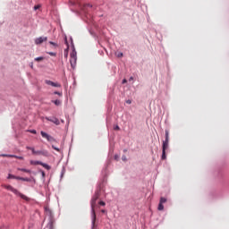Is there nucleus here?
Here are the masks:
<instances>
[{
  "label": "nucleus",
  "instance_id": "obj_1",
  "mask_svg": "<svg viewBox=\"0 0 229 229\" xmlns=\"http://www.w3.org/2000/svg\"><path fill=\"white\" fill-rule=\"evenodd\" d=\"M101 196V188H98L94 196L91 199V212H92V228H96V207L98 205V199Z\"/></svg>",
  "mask_w": 229,
  "mask_h": 229
},
{
  "label": "nucleus",
  "instance_id": "obj_2",
  "mask_svg": "<svg viewBox=\"0 0 229 229\" xmlns=\"http://www.w3.org/2000/svg\"><path fill=\"white\" fill-rule=\"evenodd\" d=\"M2 187H4V189H6L7 191H10L11 192H13V194H15L16 196H20L21 199H25V201H30V198L21 193L19 191H17V189L13 188V186L4 184L2 185Z\"/></svg>",
  "mask_w": 229,
  "mask_h": 229
},
{
  "label": "nucleus",
  "instance_id": "obj_3",
  "mask_svg": "<svg viewBox=\"0 0 229 229\" xmlns=\"http://www.w3.org/2000/svg\"><path fill=\"white\" fill-rule=\"evenodd\" d=\"M30 165H42V167H44L47 171H49L51 169V166H49V165L42 163L41 161L30 160Z\"/></svg>",
  "mask_w": 229,
  "mask_h": 229
},
{
  "label": "nucleus",
  "instance_id": "obj_4",
  "mask_svg": "<svg viewBox=\"0 0 229 229\" xmlns=\"http://www.w3.org/2000/svg\"><path fill=\"white\" fill-rule=\"evenodd\" d=\"M40 134L43 137V139H47L48 142H56V140L53 136L47 134V132L41 131Z\"/></svg>",
  "mask_w": 229,
  "mask_h": 229
},
{
  "label": "nucleus",
  "instance_id": "obj_5",
  "mask_svg": "<svg viewBox=\"0 0 229 229\" xmlns=\"http://www.w3.org/2000/svg\"><path fill=\"white\" fill-rule=\"evenodd\" d=\"M169 148V131L165 130V140L163 141V149L166 150Z\"/></svg>",
  "mask_w": 229,
  "mask_h": 229
},
{
  "label": "nucleus",
  "instance_id": "obj_6",
  "mask_svg": "<svg viewBox=\"0 0 229 229\" xmlns=\"http://www.w3.org/2000/svg\"><path fill=\"white\" fill-rule=\"evenodd\" d=\"M164 203H167V199L161 197L159 200V204L157 207V210L162 211L164 210Z\"/></svg>",
  "mask_w": 229,
  "mask_h": 229
},
{
  "label": "nucleus",
  "instance_id": "obj_7",
  "mask_svg": "<svg viewBox=\"0 0 229 229\" xmlns=\"http://www.w3.org/2000/svg\"><path fill=\"white\" fill-rule=\"evenodd\" d=\"M44 42H47V37H39L35 39V44L37 46L43 44Z\"/></svg>",
  "mask_w": 229,
  "mask_h": 229
},
{
  "label": "nucleus",
  "instance_id": "obj_8",
  "mask_svg": "<svg viewBox=\"0 0 229 229\" xmlns=\"http://www.w3.org/2000/svg\"><path fill=\"white\" fill-rule=\"evenodd\" d=\"M45 83H46L47 85H50L51 87H56V88L62 87V85H61L60 83H58V82H54V81H49V80H46V81H45Z\"/></svg>",
  "mask_w": 229,
  "mask_h": 229
},
{
  "label": "nucleus",
  "instance_id": "obj_9",
  "mask_svg": "<svg viewBox=\"0 0 229 229\" xmlns=\"http://www.w3.org/2000/svg\"><path fill=\"white\" fill-rule=\"evenodd\" d=\"M90 9H92V4H86L82 7V11L84 12V13H87V12H90Z\"/></svg>",
  "mask_w": 229,
  "mask_h": 229
},
{
  "label": "nucleus",
  "instance_id": "obj_10",
  "mask_svg": "<svg viewBox=\"0 0 229 229\" xmlns=\"http://www.w3.org/2000/svg\"><path fill=\"white\" fill-rule=\"evenodd\" d=\"M47 121H50V123H54V124H60V120H58V118L56 117H53V118H49V117H46Z\"/></svg>",
  "mask_w": 229,
  "mask_h": 229
},
{
  "label": "nucleus",
  "instance_id": "obj_11",
  "mask_svg": "<svg viewBox=\"0 0 229 229\" xmlns=\"http://www.w3.org/2000/svg\"><path fill=\"white\" fill-rule=\"evenodd\" d=\"M76 60H77V57H70V64H71L72 69H74V67H76Z\"/></svg>",
  "mask_w": 229,
  "mask_h": 229
},
{
  "label": "nucleus",
  "instance_id": "obj_12",
  "mask_svg": "<svg viewBox=\"0 0 229 229\" xmlns=\"http://www.w3.org/2000/svg\"><path fill=\"white\" fill-rule=\"evenodd\" d=\"M34 155H43L44 157H47V152H44L42 150H36V154Z\"/></svg>",
  "mask_w": 229,
  "mask_h": 229
},
{
  "label": "nucleus",
  "instance_id": "obj_13",
  "mask_svg": "<svg viewBox=\"0 0 229 229\" xmlns=\"http://www.w3.org/2000/svg\"><path fill=\"white\" fill-rule=\"evenodd\" d=\"M18 171H21L22 173L31 174V170H28L26 168H18Z\"/></svg>",
  "mask_w": 229,
  "mask_h": 229
},
{
  "label": "nucleus",
  "instance_id": "obj_14",
  "mask_svg": "<svg viewBox=\"0 0 229 229\" xmlns=\"http://www.w3.org/2000/svg\"><path fill=\"white\" fill-rule=\"evenodd\" d=\"M0 157H6L7 158H13V157H15V155L2 154V155H0Z\"/></svg>",
  "mask_w": 229,
  "mask_h": 229
},
{
  "label": "nucleus",
  "instance_id": "obj_15",
  "mask_svg": "<svg viewBox=\"0 0 229 229\" xmlns=\"http://www.w3.org/2000/svg\"><path fill=\"white\" fill-rule=\"evenodd\" d=\"M47 228L48 229H55V224H53V222H49L47 225Z\"/></svg>",
  "mask_w": 229,
  "mask_h": 229
},
{
  "label": "nucleus",
  "instance_id": "obj_16",
  "mask_svg": "<svg viewBox=\"0 0 229 229\" xmlns=\"http://www.w3.org/2000/svg\"><path fill=\"white\" fill-rule=\"evenodd\" d=\"M56 106H60V105H62V101L60 100H54L52 101Z\"/></svg>",
  "mask_w": 229,
  "mask_h": 229
},
{
  "label": "nucleus",
  "instance_id": "obj_17",
  "mask_svg": "<svg viewBox=\"0 0 229 229\" xmlns=\"http://www.w3.org/2000/svg\"><path fill=\"white\" fill-rule=\"evenodd\" d=\"M16 180H21V182H30V179L23 177H16Z\"/></svg>",
  "mask_w": 229,
  "mask_h": 229
},
{
  "label": "nucleus",
  "instance_id": "obj_18",
  "mask_svg": "<svg viewBox=\"0 0 229 229\" xmlns=\"http://www.w3.org/2000/svg\"><path fill=\"white\" fill-rule=\"evenodd\" d=\"M70 58H77V57H76V51H75V50H73V51L71 53Z\"/></svg>",
  "mask_w": 229,
  "mask_h": 229
},
{
  "label": "nucleus",
  "instance_id": "obj_19",
  "mask_svg": "<svg viewBox=\"0 0 229 229\" xmlns=\"http://www.w3.org/2000/svg\"><path fill=\"white\" fill-rule=\"evenodd\" d=\"M165 157H165V149L163 148L161 158H162V160H165Z\"/></svg>",
  "mask_w": 229,
  "mask_h": 229
},
{
  "label": "nucleus",
  "instance_id": "obj_20",
  "mask_svg": "<svg viewBox=\"0 0 229 229\" xmlns=\"http://www.w3.org/2000/svg\"><path fill=\"white\" fill-rule=\"evenodd\" d=\"M34 60L35 62H42V60H44V57L43 56L36 57Z\"/></svg>",
  "mask_w": 229,
  "mask_h": 229
},
{
  "label": "nucleus",
  "instance_id": "obj_21",
  "mask_svg": "<svg viewBox=\"0 0 229 229\" xmlns=\"http://www.w3.org/2000/svg\"><path fill=\"white\" fill-rule=\"evenodd\" d=\"M8 179H9V180H12V179L17 180V177H15V175H13V174H9V175H8Z\"/></svg>",
  "mask_w": 229,
  "mask_h": 229
},
{
  "label": "nucleus",
  "instance_id": "obj_22",
  "mask_svg": "<svg viewBox=\"0 0 229 229\" xmlns=\"http://www.w3.org/2000/svg\"><path fill=\"white\" fill-rule=\"evenodd\" d=\"M13 158H18V160H24V157L19 156L13 157Z\"/></svg>",
  "mask_w": 229,
  "mask_h": 229
},
{
  "label": "nucleus",
  "instance_id": "obj_23",
  "mask_svg": "<svg viewBox=\"0 0 229 229\" xmlns=\"http://www.w3.org/2000/svg\"><path fill=\"white\" fill-rule=\"evenodd\" d=\"M48 55H50V56H56V53L55 52H48Z\"/></svg>",
  "mask_w": 229,
  "mask_h": 229
},
{
  "label": "nucleus",
  "instance_id": "obj_24",
  "mask_svg": "<svg viewBox=\"0 0 229 229\" xmlns=\"http://www.w3.org/2000/svg\"><path fill=\"white\" fill-rule=\"evenodd\" d=\"M29 131H30V133H33V135H37V131L36 130H30Z\"/></svg>",
  "mask_w": 229,
  "mask_h": 229
},
{
  "label": "nucleus",
  "instance_id": "obj_25",
  "mask_svg": "<svg viewBox=\"0 0 229 229\" xmlns=\"http://www.w3.org/2000/svg\"><path fill=\"white\" fill-rule=\"evenodd\" d=\"M122 160H123V162H126V161L128 160V158L126 157V156L123 155V156L122 157Z\"/></svg>",
  "mask_w": 229,
  "mask_h": 229
},
{
  "label": "nucleus",
  "instance_id": "obj_26",
  "mask_svg": "<svg viewBox=\"0 0 229 229\" xmlns=\"http://www.w3.org/2000/svg\"><path fill=\"white\" fill-rule=\"evenodd\" d=\"M49 44H50L51 46H55V47H56V46H58V45H56V43H55V42H53V41H50Z\"/></svg>",
  "mask_w": 229,
  "mask_h": 229
},
{
  "label": "nucleus",
  "instance_id": "obj_27",
  "mask_svg": "<svg viewBox=\"0 0 229 229\" xmlns=\"http://www.w3.org/2000/svg\"><path fill=\"white\" fill-rule=\"evenodd\" d=\"M30 151H32V155H35L37 152V150H35V148H32Z\"/></svg>",
  "mask_w": 229,
  "mask_h": 229
},
{
  "label": "nucleus",
  "instance_id": "obj_28",
  "mask_svg": "<svg viewBox=\"0 0 229 229\" xmlns=\"http://www.w3.org/2000/svg\"><path fill=\"white\" fill-rule=\"evenodd\" d=\"M99 205H101V207H105L106 203L105 201H99Z\"/></svg>",
  "mask_w": 229,
  "mask_h": 229
},
{
  "label": "nucleus",
  "instance_id": "obj_29",
  "mask_svg": "<svg viewBox=\"0 0 229 229\" xmlns=\"http://www.w3.org/2000/svg\"><path fill=\"white\" fill-rule=\"evenodd\" d=\"M53 149H55V151H60V148L55 147V146H52Z\"/></svg>",
  "mask_w": 229,
  "mask_h": 229
},
{
  "label": "nucleus",
  "instance_id": "obj_30",
  "mask_svg": "<svg viewBox=\"0 0 229 229\" xmlns=\"http://www.w3.org/2000/svg\"><path fill=\"white\" fill-rule=\"evenodd\" d=\"M54 94L57 95V96H62V93L58 92V91H55Z\"/></svg>",
  "mask_w": 229,
  "mask_h": 229
},
{
  "label": "nucleus",
  "instance_id": "obj_31",
  "mask_svg": "<svg viewBox=\"0 0 229 229\" xmlns=\"http://www.w3.org/2000/svg\"><path fill=\"white\" fill-rule=\"evenodd\" d=\"M41 174L43 178H46V173L44 171H41Z\"/></svg>",
  "mask_w": 229,
  "mask_h": 229
},
{
  "label": "nucleus",
  "instance_id": "obj_32",
  "mask_svg": "<svg viewBox=\"0 0 229 229\" xmlns=\"http://www.w3.org/2000/svg\"><path fill=\"white\" fill-rule=\"evenodd\" d=\"M38 8H40V5H35L34 6V10H38Z\"/></svg>",
  "mask_w": 229,
  "mask_h": 229
},
{
  "label": "nucleus",
  "instance_id": "obj_33",
  "mask_svg": "<svg viewBox=\"0 0 229 229\" xmlns=\"http://www.w3.org/2000/svg\"><path fill=\"white\" fill-rule=\"evenodd\" d=\"M127 105H131V100H126Z\"/></svg>",
  "mask_w": 229,
  "mask_h": 229
},
{
  "label": "nucleus",
  "instance_id": "obj_34",
  "mask_svg": "<svg viewBox=\"0 0 229 229\" xmlns=\"http://www.w3.org/2000/svg\"><path fill=\"white\" fill-rule=\"evenodd\" d=\"M114 130H121V128H119V125H116V126L114 127Z\"/></svg>",
  "mask_w": 229,
  "mask_h": 229
},
{
  "label": "nucleus",
  "instance_id": "obj_35",
  "mask_svg": "<svg viewBox=\"0 0 229 229\" xmlns=\"http://www.w3.org/2000/svg\"><path fill=\"white\" fill-rule=\"evenodd\" d=\"M33 148L32 147H26V149H30L31 151Z\"/></svg>",
  "mask_w": 229,
  "mask_h": 229
},
{
  "label": "nucleus",
  "instance_id": "obj_36",
  "mask_svg": "<svg viewBox=\"0 0 229 229\" xmlns=\"http://www.w3.org/2000/svg\"><path fill=\"white\" fill-rule=\"evenodd\" d=\"M123 56V53L118 54V58H121Z\"/></svg>",
  "mask_w": 229,
  "mask_h": 229
},
{
  "label": "nucleus",
  "instance_id": "obj_37",
  "mask_svg": "<svg viewBox=\"0 0 229 229\" xmlns=\"http://www.w3.org/2000/svg\"><path fill=\"white\" fill-rule=\"evenodd\" d=\"M123 83H126V79H124V80L123 81Z\"/></svg>",
  "mask_w": 229,
  "mask_h": 229
},
{
  "label": "nucleus",
  "instance_id": "obj_38",
  "mask_svg": "<svg viewBox=\"0 0 229 229\" xmlns=\"http://www.w3.org/2000/svg\"><path fill=\"white\" fill-rule=\"evenodd\" d=\"M101 212H102L103 214H105V212H106V211H105V209H102V211H101Z\"/></svg>",
  "mask_w": 229,
  "mask_h": 229
},
{
  "label": "nucleus",
  "instance_id": "obj_39",
  "mask_svg": "<svg viewBox=\"0 0 229 229\" xmlns=\"http://www.w3.org/2000/svg\"><path fill=\"white\" fill-rule=\"evenodd\" d=\"M45 210H46V211H47V210H48V208H45Z\"/></svg>",
  "mask_w": 229,
  "mask_h": 229
},
{
  "label": "nucleus",
  "instance_id": "obj_40",
  "mask_svg": "<svg viewBox=\"0 0 229 229\" xmlns=\"http://www.w3.org/2000/svg\"><path fill=\"white\" fill-rule=\"evenodd\" d=\"M130 80H133V77H131V79Z\"/></svg>",
  "mask_w": 229,
  "mask_h": 229
},
{
  "label": "nucleus",
  "instance_id": "obj_41",
  "mask_svg": "<svg viewBox=\"0 0 229 229\" xmlns=\"http://www.w3.org/2000/svg\"><path fill=\"white\" fill-rule=\"evenodd\" d=\"M115 160H117V156H115Z\"/></svg>",
  "mask_w": 229,
  "mask_h": 229
}]
</instances>
